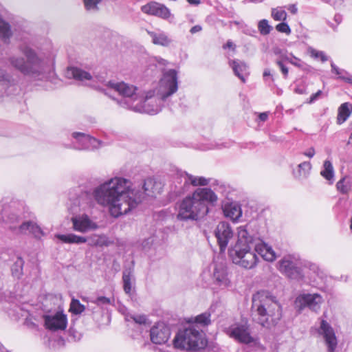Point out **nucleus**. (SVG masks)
<instances>
[{
  "instance_id": "nucleus-1",
  "label": "nucleus",
  "mask_w": 352,
  "mask_h": 352,
  "mask_svg": "<svg viewBox=\"0 0 352 352\" xmlns=\"http://www.w3.org/2000/svg\"><path fill=\"white\" fill-rule=\"evenodd\" d=\"M160 93L158 98L146 96L138 92V88L123 81H109L107 86L109 92H105L117 104L124 109L138 113L157 114L162 110V103L178 89L177 72L169 69L164 72L161 80Z\"/></svg>"
},
{
  "instance_id": "nucleus-2",
  "label": "nucleus",
  "mask_w": 352,
  "mask_h": 352,
  "mask_svg": "<svg viewBox=\"0 0 352 352\" xmlns=\"http://www.w3.org/2000/svg\"><path fill=\"white\" fill-rule=\"evenodd\" d=\"M125 180L122 177H115L104 182L94 190H83L78 197V205L82 208L94 206V202L102 206H107L109 212L113 217H118L129 213L140 201V197L131 198L133 192H124L125 187L122 183Z\"/></svg>"
},
{
  "instance_id": "nucleus-3",
  "label": "nucleus",
  "mask_w": 352,
  "mask_h": 352,
  "mask_svg": "<svg viewBox=\"0 0 352 352\" xmlns=\"http://www.w3.org/2000/svg\"><path fill=\"white\" fill-rule=\"evenodd\" d=\"M262 234L256 221H252L238 228V240L229 249V256L232 262L245 269H252L256 265L258 257L251 252L252 247L262 258L266 254L267 244L262 240Z\"/></svg>"
},
{
  "instance_id": "nucleus-4",
  "label": "nucleus",
  "mask_w": 352,
  "mask_h": 352,
  "mask_svg": "<svg viewBox=\"0 0 352 352\" xmlns=\"http://www.w3.org/2000/svg\"><path fill=\"white\" fill-rule=\"evenodd\" d=\"M251 311L253 320L267 329L275 327L282 318L280 304L276 296L265 290L253 294Z\"/></svg>"
},
{
  "instance_id": "nucleus-5",
  "label": "nucleus",
  "mask_w": 352,
  "mask_h": 352,
  "mask_svg": "<svg viewBox=\"0 0 352 352\" xmlns=\"http://www.w3.org/2000/svg\"><path fill=\"white\" fill-rule=\"evenodd\" d=\"M217 195L210 188H199L178 204L177 218L181 221L197 220L209 212V205L214 206Z\"/></svg>"
},
{
  "instance_id": "nucleus-6",
  "label": "nucleus",
  "mask_w": 352,
  "mask_h": 352,
  "mask_svg": "<svg viewBox=\"0 0 352 352\" xmlns=\"http://www.w3.org/2000/svg\"><path fill=\"white\" fill-rule=\"evenodd\" d=\"M23 56L12 55L8 58L9 64L24 76L34 80L43 78L46 63L43 57L30 46L23 43L19 45Z\"/></svg>"
},
{
  "instance_id": "nucleus-7",
  "label": "nucleus",
  "mask_w": 352,
  "mask_h": 352,
  "mask_svg": "<svg viewBox=\"0 0 352 352\" xmlns=\"http://www.w3.org/2000/svg\"><path fill=\"white\" fill-rule=\"evenodd\" d=\"M206 345V340L203 338V331L194 325L179 330L174 339L175 348L195 350Z\"/></svg>"
},
{
  "instance_id": "nucleus-8",
  "label": "nucleus",
  "mask_w": 352,
  "mask_h": 352,
  "mask_svg": "<svg viewBox=\"0 0 352 352\" xmlns=\"http://www.w3.org/2000/svg\"><path fill=\"white\" fill-rule=\"evenodd\" d=\"M25 217L18 210L15 204H0V221L3 222L13 233L20 225Z\"/></svg>"
},
{
  "instance_id": "nucleus-9",
  "label": "nucleus",
  "mask_w": 352,
  "mask_h": 352,
  "mask_svg": "<svg viewBox=\"0 0 352 352\" xmlns=\"http://www.w3.org/2000/svg\"><path fill=\"white\" fill-rule=\"evenodd\" d=\"M279 270L290 279L301 280L304 275L302 263L298 257L286 255L278 262Z\"/></svg>"
},
{
  "instance_id": "nucleus-10",
  "label": "nucleus",
  "mask_w": 352,
  "mask_h": 352,
  "mask_svg": "<svg viewBox=\"0 0 352 352\" xmlns=\"http://www.w3.org/2000/svg\"><path fill=\"white\" fill-rule=\"evenodd\" d=\"M122 179L125 180V182L122 183L124 185V187L126 188L124 192H133V196L130 195L131 198H133V197L135 198V197H138V195H140L139 196L140 201H138L137 203L135 206H134L131 210V211L133 209L135 208L138 206V204H140L142 201V199H144L145 195H148V196L153 197L155 195L156 192H157V193L160 192V190H158L157 186H160V184L157 183L155 181V179L153 178L148 177L144 180L143 186H142L143 191L139 188L137 189L135 188H130V186H129L130 182L124 178H122Z\"/></svg>"
},
{
  "instance_id": "nucleus-11",
  "label": "nucleus",
  "mask_w": 352,
  "mask_h": 352,
  "mask_svg": "<svg viewBox=\"0 0 352 352\" xmlns=\"http://www.w3.org/2000/svg\"><path fill=\"white\" fill-rule=\"evenodd\" d=\"M18 76L14 77L5 69L0 67V96L16 94L20 90Z\"/></svg>"
},
{
  "instance_id": "nucleus-12",
  "label": "nucleus",
  "mask_w": 352,
  "mask_h": 352,
  "mask_svg": "<svg viewBox=\"0 0 352 352\" xmlns=\"http://www.w3.org/2000/svg\"><path fill=\"white\" fill-rule=\"evenodd\" d=\"M228 334L231 338L243 344H249L255 341L250 335L249 325L247 322L232 325L228 329Z\"/></svg>"
},
{
  "instance_id": "nucleus-13",
  "label": "nucleus",
  "mask_w": 352,
  "mask_h": 352,
  "mask_svg": "<svg viewBox=\"0 0 352 352\" xmlns=\"http://www.w3.org/2000/svg\"><path fill=\"white\" fill-rule=\"evenodd\" d=\"M214 235L219 245L220 252H223L229 241L232 239L234 232L229 223L221 221L217 225L214 230Z\"/></svg>"
},
{
  "instance_id": "nucleus-14",
  "label": "nucleus",
  "mask_w": 352,
  "mask_h": 352,
  "mask_svg": "<svg viewBox=\"0 0 352 352\" xmlns=\"http://www.w3.org/2000/svg\"><path fill=\"white\" fill-rule=\"evenodd\" d=\"M72 136L76 140L72 146L75 149L92 150L99 148L102 144L101 141L84 133L74 132Z\"/></svg>"
},
{
  "instance_id": "nucleus-15",
  "label": "nucleus",
  "mask_w": 352,
  "mask_h": 352,
  "mask_svg": "<svg viewBox=\"0 0 352 352\" xmlns=\"http://www.w3.org/2000/svg\"><path fill=\"white\" fill-rule=\"evenodd\" d=\"M318 333L323 336L328 351L334 352L338 344L337 338L333 329L325 320H321Z\"/></svg>"
},
{
  "instance_id": "nucleus-16",
  "label": "nucleus",
  "mask_w": 352,
  "mask_h": 352,
  "mask_svg": "<svg viewBox=\"0 0 352 352\" xmlns=\"http://www.w3.org/2000/svg\"><path fill=\"white\" fill-rule=\"evenodd\" d=\"M170 336V330L164 322H158L150 331L151 340L156 344L166 343Z\"/></svg>"
},
{
  "instance_id": "nucleus-17",
  "label": "nucleus",
  "mask_w": 352,
  "mask_h": 352,
  "mask_svg": "<svg viewBox=\"0 0 352 352\" xmlns=\"http://www.w3.org/2000/svg\"><path fill=\"white\" fill-rule=\"evenodd\" d=\"M322 302V298L318 294H307L297 298L296 303L299 304V309L301 310L307 307L314 311H318Z\"/></svg>"
},
{
  "instance_id": "nucleus-18",
  "label": "nucleus",
  "mask_w": 352,
  "mask_h": 352,
  "mask_svg": "<svg viewBox=\"0 0 352 352\" xmlns=\"http://www.w3.org/2000/svg\"><path fill=\"white\" fill-rule=\"evenodd\" d=\"M16 234H32L36 239H41L44 235L41 228L36 222L32 220L23 219L16 228Z\"/></svg>"
},
{
  "instance_id": "nucleus-19",
  "label": "nucleus",
  "mask_w": 352,
  "mask_h": 352,
  "mask_svg": "<svg viewBox=\"0 0 352 352\" xmlns=\"http://www.w3.org/2000/svg\"><path fill=\"white\" fill-rule=\"evenodd\" d=\"M45 326L52 331L64 330L67 327L66 315L61 312H57L54 316L45 315L43 316Z\"/></svg>"
},
{
  "instance_id": "nucleus-20",
  "label": "nucleus",
  "mask_w": 352,
  "mask_h": 352,
  "mask_svg": "<svg viewBox=\"0 0 352 352\" xmlns=\"http://www.w3.org/2000/svg\"><path fill=\"white\" fill-rule=\"evenodd\" d=\"M144 13L166 19L170 16V10L164 4L157 2H151L141 8Z\"/></svg>"
},
{
  "instance_id": "nucleus-21",
  "label": "nucleus",
  "mask_w": 352,
  "mask_h": 352,
  "mask_svg": "<svg viewBox=\"0 0 352 352\" xmlns=\"http://www.w3.org/2000/svg\"><path fill=\"white\" fill-rule=\"evenodd\" d=\"M72 222L74 230L83 233L91 230H95L98 227L86 214L72 217Z\"/></svg>"
},
{
  "instance_id": "nucleus-22",
  "label": "nucleus",
  "mask_w": 352,
  "mask_h": 352,
  "mask_svg": "<svg viewBox=\"0 0 352 352\" xmlns=\"http://www.w3.org/2000/svg\"><path fill=\"white\" fill-rule=\"evenodd\" d=\"M213 278L214 283L219 287H227L229 283L228 278L227 267L223 263L215 265L213 272Z\"/></svg>"
},
{
  "instance_id": "nucleus-23",
  "label": "nucleus",
  "mask_w": 352,
  "mask_h": 352,
  "mask_svg": "<svg viewBox=\"0 0 352 352\" xmlns=\"http://www.w3.org/2000/svg\"><path fill=\"white\" fill-rule=\"evenodd\" d=\"M187 175L188 173L182 170H177L173 176V182L175 184L172 190L176 196L180 195L188 190V186H185V179L186 176Z\"/></svg>"
},
{
  "instance_id": "nucleus-24",
  "label": "nucleus",
  "mask_w": 352,
  "mask_h": 352,
  "mask_svg": "<svg viewBox=\"0 0 352 352\" xmlns=\"http://www.w3.org/2000/svg\"><path fill=\"white\" fill-rule=\"evenodd\" d=\"M223 210L225 216L234 221L238 220L242 215L241 206L236 203L226 204Z\"/></svg>"
},
{
  "instance_id": "nucleus-25",
  "label": "nucleus",
  "mask_w": 352,
  "mask_h": 352,
  "mask_svg": "<svg viewBox=\"0 0 352 352\" xmlns=\"http://www.w3.org/2000/svg\"><path fill=\"white\" fill-rule=\"evenodd\" d=\"M133 272V265L125 267L122 272L123 289L127 294L131 292L132 280H134Z\"/></svg>"
},
{
  "instance_id": "nucleus-26",
  "label": "nucleus",
  "mask_w": 352,
  "mask_h": 352,
  "mask_svg": "<svg viewBox=\"0 0 352 352\" xmlns=\"http://www.w3.org/2000/svg\"><path fill=\"white\" fill-rule=\"evenodd\" d=\"M229 65L232 67L234 74L240 78L243 82H245V74L248 73L247 65L239 60H233L229 61Z\"/></svg>"
},
{
  "instance_id": "nucleus-27",
  "label": "nucleus",
  "mask_w": 352,
  "mask_h": 352,
  "mask_svg": "<svg viewBox=\"0 0 352 352\" xmlns=\"http://www.w3.org/2000/svg\"><path fill=\"white\" fill-rule=\"evenodd\" d=\"M66 76L68 78H74L78 80H90L91 78V75L89 73L75 67H71L67 69Z\"/></svg>"
},
{
  "instance_id": "nucleus-28",
  "label": "nucleus",
  "mask_w": 352,
  "mask_h": 352,
  "mask_svg": "<svg viewBox=\"0 0 352 352\" xmlns=\"http://www.w3.org/2000/svg\"><path fill=\"white\" fill-rule=\"evenodd\" d=\"M56 237L65 243L82 244L87 242V239L85 236H80L70 233L67 234H58Z\"/></svg>"
},
{
  "instance_id": "nucleus-29",
  "label": "nucleus",
  "mask_w": 352,
  "mask_h": 352,
  "mask_svg": "<svg viewBox=\"0 0 352 352\" xmlns=\"http://www.w3.org/2000/svg\"><path fill=\"white\" fill-rule=\"evenodd\" d=\"M311 168V164L309 162H304L298 166L296 171H294L293 174L296 179L302 180L307 178L309 175Z\"/></svg>"
},
{
  "instance_id": "nucleus-30",
  "label": "nucleus",
  "mask_w": 352,
  "mask_h": 352,
  "mask_svg": "<svg viewBox=\"0 0 352 352\" xmlns=\"http://www.w3.org/2000/svg\"><path fill=\"white\" fill-rule=\"evenodd\" d=\"M25 261L21 256H16L14 263L11 266V272L13 277L20 279L23 275V266Z\"/></svg>"
},
{
  "instance_id": "nucleus-31",
  "label": "nucleus",
  "mask_w": 352,
  "mask_h": 352,
  "mask_svg": "<svg viewBox=\"0 0 352 352\" xmlns=\"http://www.w3.org/2000/svg\"><path fill=\"white\" fill-rule=\"evenodd\" d=\"M209 184V179L204 177H196L192 175L188 174L186 176L185 186H188V189L190 185L193 186H207Z\"/></svg>"
},
{
  "instance_id": "nucleus-32",
  "label": "nucleus",
  "mask_w": 352,
  "mask_h": 352,
  "mask_svg": "<svg viewBox=\"0 0 352 352\" xmlns=\"http://www.w3.org/2000/svg\"><path fill=\"white\" fill-rule=\"evenodd\" d=\"M352 111V107L348 102H344L338 109L337 120L338 124L345 122L350 116Z\"/></svg>"
},
{
  "instance_id": "nucleus-33",
  "label": "nucleus",
  "mask_w": 352,
  "mask_h": 352,
  "mask_svg": "<svg viewBox=\"0 0 352 352\" xmlns=\"http://www.w3.org/2000/svg\"><path fill=\"white\" fill-rule=\"evenodd\" d=\"M331 72L338 75V78L352 85V76L350 74L343 69L339 68L333 62L331 63Z\"/></svg>"
},
{
  "instance_id": "nucleus-34",
  "label": "nucleus",
  "mask_w": 352,
  "mask_h": 352,
  "mask_svg": "<svg viewBox=\"0 0 352 352\" xmlns=\"http://www.w3.org/2000/svg\"><path fill=\"white\" fill-rule=\"evenodd\" d=\"M148 34L152 38L153 43L155 45L168 46L171 42V40L168 38L164 33L157 34L153 32H149Z\"/></svg>"
},
{
  "instance_id": "nucleus-35",
  "label": "nucleus",
  "mask_w": 352,
  "mask_h": 352,
  "mask_svg": "<svg viewBox=\"0 0 352 352\" xmlns=\"http://www.w3.org/2000/svg\"><path fill=\"white\" fill-rule=\"evenodd\" d=\"M189 322L196 323L197 324H201L202 326H208L210 324V314L209 312H204L195 318H192L189 320Z\"/></svg>"
},
{
  "instance_id": "nucleus-36",
  "label": "nucleus",
  "mask_w": 352,
  "mask_h": 352,
  "mask_svg": "<svg viewBox=\"0 0 352 352\" xmlns=\"http://www.w3.org/2000/svg\"><path fill=\"white\" fill-rule=\"evenodd\" d=\"M321 175L327 180H331L334 176V171L332 164L329 160H325L323 164V170L321 171Z\"/></svg>"
},
{
  "instance_id": "nucleus-37",
  "label": "nucleus",
  "mask_w": 352,
  "mask_h": 352,
  "mask_svg": "<svg viewBox=\"0 0 352 352\" xmlns=\"http://www.w3.org/2000/svg\"><path fill=\"white\" fill-rule=\"evenodd\" d=\"M336 187L338 191L345 195L349 192L351 185L348 179L343 177L338 182Z\"/></svg>"
},
{
  "instance_id": "nucleus-38",
  "label": "nucleus",
  "mask_w": 352,
  "mask_h": 352,
  "mask_svg": "<svg viewBox=\"0 0 352 352\" xmlns=\"http://www.w3.org/2000/svg\"><path fill=\"white\" fill-rule=\"evenodd\" d=\"M69 310L74 314L78 315L85 310V307L78 300L73 298L70 303Z\"/></svg>"
},
{
  "instance_id": "nucleus-39",
  "label": "nucleus",
  "mask_w": 352,
  "mask_h": 352,
  "mask_svg": "<svg viewBox=\"0 0 352 352\" xmlns=\"http://www.w3.org/2000/svg\"><path fill=\"white\" fill-rule=\"evenodd\" d=\"M89 302L98 307H103L105 305L113 304V299L105 296H98L95 299L90 300Z\"/></svg>"
},
{
  "instance_id": "nucleus-40",
  "label": "nucleus",
  "mask_w": 352,
  "mask_h": 352,
  "mask_svg": "<svg viewBox=\"0 0 352 352\" xmlns=\"http://www.w3.org/2000/svg\"><path fill=\"white\" fill-rule=\"evenodd\" d=\"M258 29L261 34L267 35L270 33L272 27L269 24L267 20L262 19L258 22Z\"/></svg>"
},
{
  "instance_id": "nucleus-41",
  "label": "nucleus",
  "mask_w": 352,
  "mask_h": 352,
  "mask_svg": "<svg viewBox=\"0 0 352 352\" xmlns=\"http://www.w3.org/2000/svg\"><path fill=\"white\" fill-rule=\"evenodd\" d=\"M281 60L283 61L289 62L298 67H302L301 64L300 63V60L292 54H281Z\"/></svg>"
},
{
  "instance_id": "nucleus-42",
  "label": "nucleus",
  "mask_w": 352,
  "mask_h": 352,
  "mask_svg": "<svg viewBox=\"0 0 352 352\" xmlns=\"http://www.w3.org/2000/svg\"><path fill=\"white\" fill-rule=\"evenodd\" d=\"M102 0H83L85 8L88 11H98V5Z\"/></svg>"
},
{
  "instance_id": "nucleus-43",
  "label": "nucleus",
  "mask_w": 352,
  "mask_h": 352,
  "mask_svg": "<svg viewBox=\"0 0 352 352\" xmlns=\"http://www.w3.org/2000/svg\"><path fill=\"white\" fill-rule=\"evenodd\" d=\"M272 16L275 21H285L287 17V13L283 10L272 9Z\"/></svg>"
},
{
  "instance_id": "nucleus-44",
  "label": "nucleus",
  "mask_w": 352,
  "mask_h": 352,
  "mask_svg": "<svg viewBox=\"0 0 352 352\" xmlns=\"http://www.w3.org/2000/svg\"><path fill=\"white\" fill-rule=\"evenodd\" d=\"M309 269L317 275L320 279H324L326 277L324 272L315 263H309L308 265Z\"/></svg>"
},
{
  "instance_id": "nucleus-45",
  "label": "nucleus",
  "mask_w": 352,
  "mask_h": 352,
  "mask_svg": "<svg viewBox=\"0 0 352 352\" xmlns=\"http://www.w3.org/2000/svg\"><path fill=\"white\" fill-rule=\"evenodd\" d=\"M276 258L275 252L273 250L271 246L267 245L266 254L263 255V258L267 261L272 262Z\"/></svg>"
},
{
  "instance_id": "nucleus-46",
  "label": "nucleus",
  "mask_w": 352,
  "mask_h": 352,
  "mask_svg": "<svg viewBox=\"0 0 352 352\" xmlns=\"http://www.w3.org/2000/svg\"><path fill=\"white\" fill-rule=\"evenodd\" d=\"M278 32L289 34L291 32V29L288 24L285 22L280 23L276 26Z\"/></svg>"
},
{
  "instance_id": "nucleus-47",
  "label": "nucleus",
  "mask_w": 352,
  "mask_h": 352,
  "mask_svg": "<svg viewBox=\"0 0 352 352\" xmlns=\"http://www.w3.org/2000/svg\"><path fill=\"white\" fill-rule=\"evenodd\" d=\"M283 60L281 59H278L276 60V64L278 65L279 68L280 69L284 78H286L288 75V68L284 65Z\"/></svg>"
},
{
  "instance_id": "nucleus-48",
  "label": "nucleus",
  "mask_w": 352,
  "mask_h": 352,
  "mask_svg": "<svg viewBox=\"0 0 352 352\" xmlns=\"http://www.w3.org/2000/svg\"><path fill=\"white\" fill-rule=\"evenodd\" d=\"M133 320L140 324H145L147 318L144 315H138L133 317Z\"/></svg>"
},
{
  "instance_id": "nucleus-49",
  "label": "nucleus",
  "mask_w": 352,
  "mask_h": 352,
  "mask_svg": "<svg viewBox=\"0 0 352 352\" xmlns=\"http://www.w3.org/2000/svg\"><path fill=\"white\" fill-rule=\"evenodd\" d=\"M322 94V91L321 90H318L316 93L312 94L309 98L308 103L311 104L317 100L320 96Z\"/></svg>"
},
{
  "instance_id": "nucleus-50",
  "label": "nucleus",
  "mask_w": 352,
  "mask_h": 352,
  "mask_svg": "<svg viewBox=\"0 0 352 352\" xmlns=\"http://www.w3.org/2000/svg\"><path fill=\"white\" fill-rule=\"evenodd\" d=\"M94 245L102 246L103 245H107L105 243V237L104 236H97V239L93 241Z\"/></svg>"
},
{
  "instance_id": "nucleus-51",
  "label": "nucleus",
  "mask_w": 352,
  "mask_h": 352,
  "mask_svg": "<svg viewBox=\"0 0 352 352\" xmlns=\"http://www.w3.org/2000/svg\"><path fill=\"white\" fill-rule=\"evenodd\" d=\"M315 57L316 58H320L322 62H325L328 60V57L326 56V54L322 52V51H317L314 54Z\"/></svg>"
},
{
  "instance_id": "nucleus-52",
  "label": "nucleus",
  "mask_w": 352,
  "mask_h": 352,
  "mask_svg": "<svg viewBox=\"0 0 352 352\" xmlns=\"http://www.w3.org/2000/svg\"><path fill=\"white\" fill-rule=\"evenodd\" d=\"M304 155L309 157H312L315 155V150L313 147L309 148L307 151L304 153Z\"/></svg>"
},
{
  "instance_id": "nucleus-53",
  "label": "nucleus",
  "mask_w": 352,
  "mask_h": 352,
  "mask_svg": "<svg viewBox=\"0 0 352 352\" xmlns=\"http://www.w3.org/2000/svg\"><path fill=\"white\" fill-rule=\"evenodd\" d=\"M201 30H202V28L201 25H196L191 28V29L190 30V32L193 34H195L197 32L201 31Z\"/></svg>"
},
{
  "instance_id": "nucleus-54",
  "label": "nucleus",
  "mask_w": 352,
  "mask_h": 352,
  "mask_svg": "<svg viewBox=\"0 0 352 352\" xmlns=\"http://www.w3.org/2000/svg\"><path fill=\"white\" fill-rule=\"evenodd\" d=\"M258 118L261 121L265 122L268 118V113L267 112L261 113L258 115Z\"/></svg>"
},
{
  "instance_id": "nucleus-55",
  "label": "nucleus",
  "mask_w": 352,
  "mask_h": 352,
  "mask_svg": "<svg viewBox=\"0 0 352 352\" xmlns=\"http://www.w3.org/2000/svg\"><path fill=\"white\" fill-rule=\"evenodd\" d=\"M294 91H295V93L298 94H306L305 88L303 87H297L296 88H295Z\"/></svg>"
},
{
  "instance_id": "nucleus-56",
  "label": "nucleus",
  "mask_w": 352,
  "mask_h": 352,
  "mask_svg": "<svg viewBox=\"0 0 352 352\" xmlns=\"http://www.w3.org/2000/svg\"><path fill=\"white\" fill-rule=\"evenodd\" d=\"M289 10L291 12V13L296 14L298 11V9L295 5H291L289 8Z\"/></svg>"
},
{
  "instance_id": "nucleus-57",
  "label": "nucleus",
  "mask_w": 352,
  "mask_h": 352,
  "mask_svg": "<svg viewBox=\"0 0 352 352\" xmlns=\"http://www.w3.org/2000/svg\"><path fill=\"white\" fill-rule=\"evenodd\" d=\"M188 3L191 5L197 6L200 3V0H187Z\"/></svg>"
},
{
  "instance_id": "nucleus-58",
  "label": "nucleus",
  "mask_w": 352,
  "mask_h": 352,
  "mask_svg": "<svg viewBox=\"0 0 352 352\" xmlns=\"http://www.w3.org/2000/svg\"><path fill=\"white\" fill-rule=\"evenodd\" d=\"M276 54H280V59H281V54H287L286 52H283L281 50L277 49L274 51Z\"/></svg>"
},
{
  "instance_id": "nucleus-59",
  "label": "nucleus",
  "mask_w": 352,
  "mask_h": 352,
  "mask_svg": "<svg viewBox=\"0 0 352 352\" xmlns=\"http://www.w3.org/2000/svg\"><path fill=\"white\" fill-rule=\"evenodd\" d=\"M233 46H234V45H233L232 42H231V41H228V42L226 43V44L224 45V48H227V47H228V48H231V47H232Z\"/></svg>"
},
{
  "instance_id": "nucleus-60",
  "label": "nucleus",
  "mask_w": 352,
  "mask_h": 352,
  "mask_svg": "<svg viewBox=\"0 0 352 352\" xmlns=\"http://www.w3.org/2000/svg\"><path fill=\"white\" fill-rule=\"evenodd\" d=\"M341 16L340 15H336L334 16V20L336 21L337 23H340L341 21Z\"/></svg>"
},
{
  "instance_id": "nucleus-61",
  "label": "nucleus",
  "mask_w": 352,
  "mask_h": 352,
  "mask_svg": "<svg viewBox=\"0 0 352 352\" xmlns=\"http://www.w3.org/2000/svg\"><path fill=\"white\" fill-rule=\"evenodd\" d=\"M271 74H270V71L269 69H265L263 72V76L264 77H266V76H270Z\"/></svg>"
},
{
  "instance_id": "nucleus-62",
  "label": "nucleus",
  "mask_w": 352,
  "mask_h": 352,
  "mask_svg": "<svg viewBox=\"0 0 352 352\" xmlns=\"http://www.w3.org/2000/svg\"><path fill=\"white\" fill-rule=\"evenodd\" d=\"M5 350V347L1 344V343L0 342V352H3Z\"/></svg>"
},
{
  "instance_id": "nucleus-63",
  "label": "nucleus",
  "mask_w": 352,
  "mask_h": 352,
  "mask_svg": "<svg viewBox=\"0 0 352 352\" xmlns=\"http://www.w3.org/2000/svg\"><path fill=\"white\" fill-rule=\"evenodd\" d=\"M350 140H352V133H351L350 135V137H349V140L348 142V144H350Z\"/></svg>"
},
{
  "instance_id": "nucleus-64",
  "label": "nucleus",
  "mask_w": 352,
  "mask_h": 352,
  "mask_svg": "<svg viewBox=\"0 0 352 352\" xmlns=\"http://www.w3.org/2000/svg\"><path fill=\"white\" fill-rule=\"evenodd\" d=\"M350 228H351V230H352V217H351V219Z\"/></svg>"
}]
</instances>
